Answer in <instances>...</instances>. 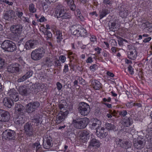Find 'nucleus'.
I'll return each instance as SVG.
<instances>
[{
    "label": "nucleus",
    "instance_id": "f257e3e1",
    "mask_svg": "<svg viewBox=\"0 0 152 152\" xmlns=\"http://www.w3.org/2000/svg\"><path fill=\"white\" fill-rule=\"evenodd\" d=\"M7 94L10 98L7 97L4 98L3 103L6 107L10 108L13 104V101L16 102L19 100V94L17 91L12 88L9 90Z\"/></svg>",
    "mask_w": 152,
    "mask_h": 152
},
{
    "label": "nucleus",
    "instance_id": "f03ea898",
    "mask_svg": "<svg viewBox=\"0 0 152 152\" xmlns=\"http://www.w3.org/2000/svg\"><path fill=\"white\" fill-rule=\"evenodd\" d=\"M89 119L87 118L77 117L73 120V124L75 128L81 129L85 128L88 124Z\"/></svg>",
    "mask_w": 152,
    "mask_h": 152
},
{
    "label": "nucleus",
    "instance_id": "7ed1b4c3",
    "mask_svg": "<svg viewBox=\"0 0 152 152\" xmlns=\"http://www.w3.org/2000/svg\"><path fill=\"white\" fill-rule=\"evenodd\" d=\"M56 13L57 18H61V19L70 18L71 15L69 13H66L64 7L62 5L59 4L56 7Z\"/></svg>",
    "mask_w": 152,
    "mask_h": 152
},
{
    "label": "nucleus",
    "instance_id": "20e7f679",
    "mask_svg": "<svg viewBox=\"0 0 152 152\" xmlns=\"http://www.w3.org/2000/svg\"><path fill=\"white\" fill-rule=\"evenodd\" d=\"M45 52V48L41 47L33 51L31 53V57L34 60H38L44 56Z\"/></svg>",
    "mask_w": 152,
    "mask_h": 152
},
{
    "label": "nucleus",
    "instance_id": "39448f33",
    "mask_svg": "<svg viewBox=\"0 0 152 152\" xmlns=\"http://www.w3.org/2000/svg\"><path fill=\"white\" fill-rule=\"evenodd\" d=\"M1 48L5 51L12 52L16 50L15 44L10 40L4 41L1 45Z\"/></svg>",
    "mask_w": 152,
    "mask_h": 152
},
{
    "label": "nucleus",
    "instance_id": "423d86ee",
    "mask_svg": "<svg viewBox=\"0 0 152 152\" xmlns=\"http://www.w3.org/2000/svg\"><path fill=\"white\" fill-rule=\"evenodd\" d=\"M114 142L119 147L126 149H130L132 146V143L129 141L118 138H115Z\"/></svg>",
    "mask_w": 152,
    "mask_h": 152
},
{
    "label": "nucleus",
    "instance_id": "0eeeda50",
    "mask_svg": "<svg viewBox=\"0 0 152 152\" xmlns=\"http://www.w3.org/2000/svg\"><path fill=\"white\" fill-rule=\"evenodd\" d=\"M90 107L87 103L84 102L80 103L78 108V111L81 115H87L89 112Z\"/></svg>",
    "mask_w": 152,
    "mask_h": 152
},
{
    "label": "nucleus",
    "instance_id": "6e6552de",
    "mask_svg": "<svg viewBox=\"0 0 152 152\" xmlns=\"http://www.w3.org/2000/svg\"><path fill=\"white\" fill-rule=\"evenodd\" d=\"M15 132L11 129H7L3 132L2 134V138L5 140H9L15 139Z\"/></svg>",
    "mask_w": 152,
    "mask_h": 152
},
{
    "label": "nucleus",
    "instance_id": "1a4fd4ad",
    "mask_svg": "<svg viewBox=\"0 0 152 152\" xmlns=\"http://www.w3.org/2000/svg\"><path fill=\"white\" fill-rule=\"evenodd\" d=\"M9 112L3 109H0V121L1 122H8L10 119Z\"/></svg>",
    "mask_w": 152,
    "mask_h": 152
},
{
    "label": "nucleus",
    "instance_id": "9d476101",
    "mask_svg": "<svg viewBox=\"0 0 152 152\" xmlns=\"http://www.w3.org/2000/svg\"><path fill=\"white\" fill-rule=\"evenodd\" d=\"M10 30L14 34L13 38L14 41L19 43V26L14 25L10 27Z\"/></svg>",
    "mask_w": 152,
    "mask_h": 152
},
{
    "label": "nucleus",
    "instance_id": "9b49d317",
    "mask_svg": "<svg viewBox=\"0 0 152 152\" xmlns=\"http://www.w3.org/2000/svg\"><path fill=\"white\" fill-rule=\"evenodd\" d=\"M130 51L128 53V57L129 59L134 60L137 57L136 49L134 46L128 45Z\"/></svg>",
    "mask_w": 152,
    "mask_h": 152
},
{
    "label": "nucleus",
    "instance_id": "f8f14e48",
    "mask_svg": "<svg viewBox=\"0 0 152 152\" xmlns=\"http://www.w3.org/2000/svg\"><path fill=\"white\" fill-rule=\"evenodd\" d=\"M19 102L16 103L14 109V117L13 121L16 124H19Z\"/></svg>",
    "mask_w": 152,
    "mask_h": 152
},
{
    "label": "nucleus",
    "instance_id": "ddd939ff",
    "mask_svg": "<svg viewBox=\"0 0 152 152\" xmlns=\"http://www.w3.org/2000/svg\"><path fill=\"white\" fill-rule=\"evenodd\" d=\"M117 10L119 15L122 18H126L128 15V11L125 6H118Z\"/></svg>",
    "mask_w": 152,
    "mask_h": 152
},
{
    "label": "nucleus",
    "instance_id": "4468645a",
    "mask_svg": "<svg viewBox=\"0 0 152 152\" xmlns=\"http://www.w3.org/2000/svg\"><path fill=\"white\" fill-rule=\"evenodd\" d=\"M145 145V141L144 140H133V145L135 148L140 150L143 148Z\"/></svg>",
    "mask_w": 152,
    "mask_h": 152
},
{
    "label": "nucleus",
    "instance_id": "2eb2a0df",
    "mask_svg": "<svg viewBox=\"0 0 152 152\" xmlns=\"http://www.w3.org/2000/svg\"><path fill=\"white\" fill-rule=\"evenodd\" d=\"M42 145L43 148L46 149H48L53 145L52 138L50 137H45L43 139Z\"/></svg>",
    "mask_w": 152,
    "mask_h": 152
},
{
    "label": "nucleus",
    "instance_id": "dca6fc26",
    "mask_svg": "<svg viewBox=\"0 0 152 152\" xmlns=\"http://www.w3.org/2000/svg\"><path fill=\"white\" fill-rule=\"evenodd\" d=\"M24 130L26 134L29 136H32L34 134L33 129L31 124L27 123L24 126Z\"/></svg>",
    "mask_w": 152,
    "mask_h": 152
},
{
    "label": "nucleus",
    "instance_id": "f3484780",
    "mask_svg": "<svg viewBox=\"0 0 152 152\" xmlns=\"http://www.w3.org/2000/svg\"><path fill=\"white\" fill-rule=\"evenodd\" d=\"M37 41L31 39L27 41L24 46L26 50H29L34 48L37 45Z\"/></svg>",
    "mask_w": 152,
    "mask_h": 152
},
{
    "label": "nucleus",
    "instance_id": "a211bd4d",
    "mask_svg": "<svg viewBox=\"0 0 152 152\" xmlns=\"http://www.w3.org/2000/svg\"><path fill=\"white\" fill-rule=\"evenodd\" d=\"M8 72L12 73L19 71V64L15 63L9 66L7 69Z\"/></svg>",
    "mask_w": 152,
    "mask_h": 152
},
{
    "label": "nucleus",
    "instance_id": "6ab92c4d",
    "mask_svg": "<svg viewBox=\"0 0 152 152\" xmlns=\"http://www.w3.org/2000/svg\"><path fill=\"white\" fill-rule=\"evenodd\" d=\"M80 140L83 142L87 141L89 138V133L85 130L83 131L80 134Z\"/></svg>",
    "mask_w": 152,
    "mask_h": 152
},
{
    "label": "nucleus",
    "instance_id": "aec40b11",
    "mask_svg": "<svg viewBox=\"0 0 152 152\" xmlns=\"http://www.w3.org/2000/svg\"><path fill=\"white\" fill-rule=\"evenodd\" d=\"M68 112H60L56 117V120L57 122L60 123L64 120L66 118Z\"/></svg>",
    "mask_w": 152,
    "mask_h": 152
},
{
    "label": "nucleus",
    "instance_id": "412c9836",
    "mask_svg": "<svg viewBox=\"0 0 152 152\" xmlns=\"http://www.w3.org/2000/svg\"><path fill=\"white\" fill-rule=\"evenodd\" d=\"M15 16V12L12 10H9L4 13V18L5 20H9L13 18Z\"/></svg>",
    "mask_w": 152,
    "mask_h": 152
},
{
    "label": "nucleus",
    "instance_id": "4be33fe9",
    "mask_svg": "<svg viewBox=\"0 0 152 152\" xmlns=\"http://www.w3.org/2000/svg\"><path fill=\"white\" fill-rule=\"evenodd\" d=\"M118 20L115 19L113 22L110 20L108 23L109 29L110 31H115L116 30V26L118 23Z\"/></svg>",
    "mask_w": 152,
    "mask_h": 152
},
{
    "label": "nucleus",
    "instance_id": "5701e85b",
    "mask_svg": "<svg viewBox=\"0 0 152 152\" xmlns=\"http://www.w3.org/2000/svg\"><path fill=\"white\" fill-rule=\"evenodd\" d=\"M141 27L144 30H147L149 32L152 31V23L148 22L143 23L141 25Z\"/></svg>",
    "mask_w": 152,
    "mask_h": 152
},
{
    "label": "nucleus",
    "instance_id": "b1692460",
    "mask_svg": "<svg viewBox=\"0 0 152 152\" xmlns=\"http://www.w3.org/2000/svg\"><path fill=\"white\" fill-rule=\"evenodd\" d=\"M80 26L78 25H73L71 27L70 30L71 33L73 35L78 37Z\"/></svg>",
    "mask_w": 152,
    "mask_h": 152
},
{
    "label": "nucleus",
    "instance_id": "393cba45",
    "mask_svg": "<svg viewBox=\"0 0 152 152\" xmlns=\"http://www.w3.org/2000/svg\"><path fill=\"white\" fill-rule=\"evenodd\" d=\"M24 107L22 105L20 104V121H21V123H24V120L25 119V116L23 114V112H25Z\"/></svg>",
    "mask_w": 152,
    "mask_h": 152
},
{
    "label": "nucleus",
    "instance_id": "a878e982",
    "mask_svg": "<svg viewBox=\"0 0 152 152\" xmlns=\"http://www.w3.org/2000/svg\"><path fill=\"white\" fill-rule=\"evenodd\" d=\"M105 129L102 127L100 129L98 128L96 130V133L98 137L100 138H103L106 137V132H104Z\"/></svg>",
    "mask_w": 152,
    "mask_h": 152
},
{
    "label": "nucleus",
    "instance_id": "bb28decb",
    "mask_svg": "<svg viewBox=\"0 0 152 152\" xmlns=\"http://www.w3.org/2000/svg\"><path fill=\"white\" fill-rule=\"evenodd\" d=\"M91 84L92 87L96 90L99 89L101 86V84L100 82L96 80H92Z\"/></svg>",
    "mask_w": 152,
    "mask_h": 152
},
{
    "label": "nucleus",
    "instance_id": "cd10ccee",
    "mask_svg": "<svg viewBox=\"0 0 152 152\" xmlns=\"http://www.w3.org/2000/svg\"><path fill=\"white\" fill-rule=\"evenodd\" d=\"M100 145V142L95 138L92 139L89 142V146L92 147L96 146L97 147H99Z\"/></svg>",
    "mask_w": 152,
    "mask_h": 152
},
{
    "label": "nucleus",
    "instance_id": "c85d7f7f",
    "mask_svg": "<svg viewBox=\"0 0 152 152\" xmlns=\"http://www.w3.org/2000/svg\"><path fill=\"white\" fill-rule=\"evenodd\" d=\"M110 13V10L107 9H103L99 14L100 19H101Z\"/></svg>",
    "mask_w": 152,
    "mask_h": 152
},
{
    "label": "nucleus",
    "instance_id": "c756f323",
    "mask_svg": "<svg viewBox=\"0 0 152 152\" xmlns=\"http://www.w3.org/2000/svg\"><path fill=\"white\" fill-rule=\"evenodd\" d=\"M56 36L57 41L58 43H60L63 39L62 32L59 30L56 31Z\"/></svg>",
    "mask_w": 152,
    "mask_h": 152
},
{
    "label": "nucleus",
    "instance_id": "7c9ffc66",
    "mask_svg": "<svg viewBox=\"0 0 152 152\" xmlns=\"http://www.w3.org/2000/svg\"><path fill=\"white\" fill-rule=\"evenodd\" d=\"M130 118H125L123 121V124L125 126L128 127L132 124Z\"/></svg>",
    "mask_w": 152,
    "mask_h": 152
},
{
    "label": "nucleus",
    "instance_id": "2f4dec72",
    "mask_svg": "<svg viewBox=\"0 0 152 152\" xmlns=\"http://www.w3.org/2000/svg\"><path fill=\"white\" fill-rule=\"evenodd\" d=\"M68 4L70 8L72 11H74L76 9V6L74 4L73 0H67Z\"/></svg>",
    "mask_w": 152,
    "mask_h": 152
},
{
    "label": "nucleus",
    "instance_id": "473e14b6",
    "mask_svg": "<svg viewBox=\"0 0 152 152\" xmlns=\"http://www.w3.org/2000/svg\"><path fill=\"white\" fill-rule=\"evenodd\" d=\"M66 103L64 102V104H60L58 105V107L60 110V112H68L67 110L66 109Z\"/></svg>",
    "mask_w": 152,
    "mask_h": 152
},
{
    "label": "nucleus",
    "instance_id": "72a5a7b5",
    "mask_svg": "<svg viewBox=\"0 0 152 152\" xmlns=\"http://www.w3.org/2000/svg\"><path fill=\"white\" fill-rule=\"evenodd\" d=\"M79 31L78 37L79 36H85L87 35L86 30L84 28L80 27V29L79 30Z\"/></svg>",
    "mask_w": 152,
    "mask_h": 152
},
{
    "label": "nucleus",
    "instance_id": "f704fd0d",
    "mask_svg": "<svg viewBox=\"0 0 152 152\" xmlns=\"http://www.w3.org/2000/svg\"><path fill=\"white\" fill-rule=\"evenodd\" d=\"M27 111L28 113H31L35 110L30 103L27 104Z\"/></svg>",
    "mask_w": 152,
    "mask_h": 152
},
{
    "label": "nucleus",
    "instance_id": "c9c22d12",
    "mask_svg": "<svg viewBox=\"0 0 152 152\" xmlns=\"http://www.w3.org/2000/svg\"><path fill=\"white\" fill-rule=\"evenodd\" d=\"M105 125L106 129L109 130H114L115 129V126L111 124L106 123Z\"/></svg>",
    "mask_w": 152,
    "mask_h": 152
},
{
    "label": "nucleus",
    "instance_id": "e433bc0d",
    "mask_svg": "<svg viewBox=\"0 0 152 152\" xmlns=\"http://www.w3.org/2000/svg\"><path fill=\"white\" fill-rule=\"evenodd\" d=\"M29 11L32 13H34L36 11V9L33 3L29 4Z\"/></svg>",
    "mask_w": 152,
    "mask_h": 152
},
{
    "label": "nucleus",
    "instance_id": "4c0bfd02",
    "mask_svg": "<svg viewBox=\"0 0 152 152\" xmlns=\"http://www.w3.org/2000/svg\"><path fill=\"white\" fill-rule=\"evenodd\" d=\"M20 94L22 95H26L27 93V90L24 86L20 87Z\"/></svg>",
    "mask_w": 152,
    "mask_h": 152
},
{
    "label": "nucleus",
    "instance_id": "58836bf2",
    "mask_svg": "<svg viewBox=\"0 0 152 152\" xmlns=\"http://www.w3.org/2000/svg\"><path fill=\"white\" fill-rule=\"evenodd\" d=\"M146 137L148 141L152 144V131H151L149 132L148 134H146Z\"/></svg>",
    "mask_w": 152,
    "mask_h": 152
},
{
    "label": "nucleus",
    "instance_id": "ea45409f",
    "mask_svg": "<svg viewBox=\"0 0 152 152\" xmlns=\"http://www.w3.org/2000/svg\"><path fill=\"white\" fill-rule=\"evenodd\" d=\"M30 103L32 105V107L35 110L40 105L39 103L38 102H33Z\"/></svg>",
    "mask_w": 152,
    "mask_h": 152
},
{
    "label": "nucleus",
    "instance_id": "a19ab883",
    "mask_svg": "<svg viewBox=\"0 0 152 152\" xmlns=\"http://www.w3.org/2000/svg\"><path fill=\"white\" fill-rule=\"evenodd\" d=\"M53 64V65L56 67H58L61 66L60 60L57 58H55L54 59Z\"/></svg>",
    "mask_w": 152,
    "mask_h": 152
},
{
    "label": "nucleus",
    "instance_id": "79ce46f5",
    "mask_svg": "<svg viewBox=\"0 0 152 152\" xmlns=\"http://www.w3.org/2000/svg\"><path fill=\"white\" fill-rule=\"evenodd\" d=\"M5 63L4 59L0 57V69H2Z\"/></svg>",
    "mask_w": 152,
    "mask_h": 152
},
{
    "label": "nucleus",
    "instance_id": "37998d69",
    "mask_svg": "<svg viewBox=\"0 0 152 152\" xmlns=\"http://www.w3.org/2000/svg\"><path fill=\"white\" fill-rule=\"evenodd\" d=\"M89 126L92 129H97L96 127L99 126L97 125H96V124L94 123L93 122H92V124H90Z\"/></svg>",
    "mask_w": 152,
    "mask_h": 152
},
{
    "label": "nucleus",
    "instance_id": "c03bdc74",
    "mask_svg": "<svg viewBox=\"0 0 152 152\" xmlns=\"http://www.w3.org/2000/svg\"><path fill=\"white\" fill-rule=\"evenodd\" d=\"M127 113L126 110H123L119 112V115L122 117H125L127 114Z\"/></svg>",
    "mask_w": 152,
    "mask_h": 152
},
{
    "label": "nucleus",
    "instance_id": "a18cd8bd",
    "mask_svg": "<svg viewBox=\"0 0 152 152\" xmlns=\"http://www.w3.org/2000/svg\"><path fill=\"white\" fill-rule=\"evenodd\" d=\"M93 122L94 123H95L97 125L99 126L101 124V122L99 120L97 119V118H94L93 120Z\"/></svg>",
    "mask_w": 152,
    "mask_h": 152
},
{
    "label": "nucleus",
    "instance_id": "49530a36",
    "mask_svg": "<svg viewBox=\"0 0 152 152\" xmlns=\"http://www.w3.org/2000/svg\"><path fill=\"white\" fill-rule=\"evenodd\" d=\"M89 68L91 70L94 71L97 68V66L96 64H94L90 66Z\"/></svg>",
    "mask_w": 152,
    "mask_h": 152
},
{
    "label": "nucleus",
    "instance_id": "de8ad7c7",
    "mask_svg": "<svg viewBox=\"0 0 152 152\" xmlns=\"http://www.w3.org/2000/svg\"><path fill=\"white\" fill-rule=\"evenodd\" d=\"M32 72L29 71L27 72L25 75L27 78H29L32 75Z\"/></svg>",
    "mask_w": 152,
    "mask_h": 152
},
{
    "label": "nucleus",
    "instance_id": "09e8293b",
    "mask_svg": "<svg viewBox=\"0 0 152 152\" xmlns=\"http://www.w3.org/2000/svg\"><path fill=\"white\" fill-rule=\"evenodd\" d=\"M59 59L61 60L62 63H64L66 61V58L64 56L61 55L59 57Z\"/></svg>",
    "mask_w": 152,
    "mask_h": 152
},
{
    "label": "nucleus",
    "instance_id": "8fccbe9b",
    "mask_svg": "<svg viewBox=\"0 0 152 152\" xmlns=\"http://www.w3.org/2000/svg\"><path fill=\"white\" fill-rule=\"evenodd\" d=\"M56 85L57 88V89L58 91L60 90L62 87V84L59 82H57L56 83Z\"/></svg>",
    "mask_w": 152,
    "mask_h": 152
},
{
    "label": "nucleus",
    "instance_id": "3c124183",
    "mask_svg": "<svg viewBox=\"0 0 152 152\" xmlns=\"http://www.w3.org/2000/svg\"><path fill=\"white\" fill-rule=\"evenodd\" d=\"M52 37V34L51 32L49 31V32L47 34V36L46 37L47 40H48L50 39Z\"/></svg>",
    "mask_w": 152,
    "mask_h": 152
},
{
    "label": "nucleus",
    "instance_id": "603ef678",
    "mask_svg": "<svg viewBox=\"0 0 152 152\" xmlns=\"http://www.w3.org/2000/svg\"><path fill=\"white\" fill-rule=\"evenodd\" d=\"M68 66L67 64H66L64 65V69H63V72L66 73L69 71Z\"/></svg>",
    "mask_w": 152,
    "mask_h": 152
},
{
    "label": "nucleus",
    "instance_id": "864d4df0",
    "mask_svg": "<svg viewBox=\"0 0 152 152\" xmlns=\"http://www.w3.org/2000/svg\"><path fill=\"white\" fill-rule=\"evenodd\" d=\"M128 69L129 71V72L130 73V74L131 75H132L133 74L134 72L133 71V69L132 66L130 65H129L128 67Z\"/></svg>",
    "mask_w": 152,
    "mask_h": 152
},
{
    "label": "nucleus",
    "instance_id": "5fc2aeb1",
    "mask_svg": "<svg viewBox=\"0 0 152 152\" xmlns=\"http://www.w3.org/2000/svg\"><path fill=\"white\" fill-rule=\"evenodd\" d=\"M68 54L69 56V57L70 59V60L72 59H72L74 58V56L73 55V53L72 52H68Z\"/></svg>",
    "mask_w": 152,
    "mask_h": 152
},
{
    "label": "nucleus",
    "instance_id": "6e6d98bb",
    "mask_svg": "<svg viewBox=\"0 0 152 152\" xmlns=\"http://www.w3.org/2000/svg\"><path fill=\"white\" fill-rule=\"evenodd\" d=\"M151 39V37H148L145 38L143 40L144 42L146 43L149 42Z\"/></svg>",
    "mask_w": 152,
    "mask_h": 152
},
{
    "label": "nucleus",
    "instance_id": "4d7b16f0",
    "mask_svg": "<svg viewBox=\"0 0 152 152\" xmlns=\"http://www.w3.org/2000/svg\"><path fill=\"white\" fill-rule=\"evenodd\" d=\"M90 40L91 42H94L96 41V37L94 35L91 36V38H90Z\"/></svg>",
    "mask_w": 152,
    "mask_h": 152
},
{
    "label": "nucleus",
    "instance_id": "13d9d810",
    "mask_svg": "<svg viewBox=\"0 0 152 152\" xmlns=\"http://www.w3.org/2000/svg\"><path fill=\"white\" fill-rule=\"evenodd\" d=\"M103 3L105 4H111V1L110 0H104L103 1Z\"/></svg>",
    "mask_w": 152,
    "mask_h": 152
},
{
    "label": "nucleus",
    "instance_id": "bf43d9fd",
    "mask_svg": "<svg viewBox=\"0 0 152 152\" xmlns=\"http://www.w3.org/2000/svg\"><path fill=\"white\" fill-rule=\"evenodd\" d=\"M94 50L95 51H97V54H99L101 53L100 51L102 50V49L98 47H97L95 48Z\"/></svg>",
    "mask_w": 152,
    "mask_h": 152
},
{
    "label": "nucleus",
    "instance_id": "052dcab7",
    "mask_svg": "<svg viewBox=\"0 0 152 152\" xmlns=\"http://www.w3.org/2000/svg\"><path fill=\"white\" fill-rule=\"evenodd\" d=\"M32 122L34 123H39V120L38 118H35L32 120Z\"/></svg>",
    "mask_w": 152,
    "mask_h": 152
},
{
    "label": "nucleus",
    "instance_id": "680f3d73",
    "mask_svg": "<svg viewBox=\"0 0 152 152\" xmlns=\"http://www.w3.org/2000/svg\"><path fill=\"white\" fill-rule=\"evenodd\" d=\"M39 142L37 141V142H36L34 143L32 145V147L34 148H37V145H38V144L39 143Z\"/></svg>",
    "mask_w": 152,
    "mask_h": 152
},
{
    "label": "nucleus",
    "instance_id": "e2e57ef3",
    "mask_svg": "<svg viewBox=\"0 0 152 152\" xmlns=\"http://www.w3.org/2000/svg\"><path fill=\"white\" fill-rule=\"evenodd\" d=\"M27 79L25 75H23L20 78V82H22Z\"/></svg>",
    "mask_w": 152,
    "mask_h": 152
},
{
    "label": "nucleus",
    "instance_id": "0e129e2a",
    "mask_svg": "<svg viewBox=\"0 0 152 152\" xmlns=\"http://www.w3.org/2000/svg\"><path fill=\"white\" fill-rule=\"evenodd\" d=\"M92 59L91 57H89L86 61V62L87 63H91L93 62Z\"/></svg>",
    "mask_w": 152,
    "mask_h": 152
},
{
    "label": "nucleus",
    "instance_id": "69168bd1",
    "mask_svg": "<svg viewBox=\"0 0 152 152\" xmlns=\"http://www.w3.org/2000/svg\"><path fill=\"white\" fill-rule=\"evenodd\" d=\"M41 145H40L39 142L38 144V145H37V148H36V151H39L41 149Z\"/></svg>",
    "mask_w": 152,
    "mask_h": 152
},
{
    "label": "nucleus",
    "instance_id": "338daca9",
    "mask_svg": "<svg viewBox=\"0 0 152 152\" xmlns=\"http://www.w3.org/2000/svg\"><path fill=\"white\" fill-rule=\"evenodd\" d=\"M78 19H79L81 21H83L84 20V17L80 14H79V15L78 16Z\"/></svg>",
    "mask_w": 152,
    "mask_h": 152
},
{
    "label": "nucleus",
    "instance_id": "774afa93",
    "mask_svg": "<svg viewBox=\"0 0 152 152\" xmlns=\"http://www.w3.org/2000/svg\"><path fill=\"white\" fill-rule=\"evenodd\" d=\"M56 27L55 25H52L51 26V29H52V30H53V31L54 33L56 32V31H57L56 30Z\"/></svg>",
    "mask_w": 152,
    "mask_h": 152
}]
</instances>
